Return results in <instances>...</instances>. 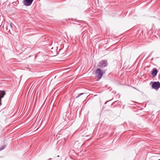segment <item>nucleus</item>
Here are the masks:
<instances>
[{
	"label": "nucleus",
	"mask_w": 160,
	"mask_h": 160,
	"mask_svg": "<svg viewBox=\"0 0 160 160\" xmlns=\"http://www.w3.org/2000/svg\"><path fill=\"white\" fill-rule=\"evenodd\" d=\"M95 74L98 78L100 79L102 77L103 73L100 68H98L96 71Z\"/></svg>",
	"instance_id": "f257e3e1"
},
{
	"label": "nucleus",
	"mask_w": 160,
	"mask_h": 160,
	"mask_svg": "<svg viewBox=\"0 0 160 160\" xmlns=\"http://www.w3.org/2000/svg\"><path fill=\"white\" fill-rule=\"evenodd\" d=\"M152 88L155 89H158L160 87V82H154L152 85Z\"/></svg>",
	"instance_id": "20e7f679"
},
{
	"label": "nucleus",
	"mask_w": 160,
	"mask_h": 160,
	"mask_svg": "<svg viewBox=\"0 0 160 160\" xmlns=\"http://www.w3.org/2000/svg\"><path fill=\"white\" fill-rule=\"evenodd\" d=\"M6 147V145L4 144L0 148V152L4 149Z\"/></svg>",
	"instance_id": "6e6552de"
},
{
	"label": "nucleus",
	"mask_w": 160,
	"mask_h": 160,
	"mask_svg": "<svg viewBox=\"0 0 160 160\" xmlns=\"http://www.w3.org/2000/svg\"><path fill=\"white\" fill-rule=\"evenodd\" d=\"M34 0H24L23 4L25 6H30Z\"/></svg>",
	"instance_id": "39448f33"
},
{
	"label": "nucleus",
	"mask_w": 160,
	"mask_h": 160,
	"mask_svg": "<svg viewBox=\"0 0 160 160\" xmlns=\"http://www.w3.org/2000/svg\"><path fill=\"white\" fill-rule=\"evenodd\" d=\"M158 73V70L156 68H154L152 69V75L153 76V77H155L156 76Z\"/></svg>",
	"instance_id": "423d86ee"
},
{
	"label": "nucleus",
	"mask_w": 160,
	"mask_h": 160,
	"mask_svg": "<svg viewBox=\"0 0 160 160\" xmlns=\"http://www.w3.org/2000/svg\"><path fill=\"white\" fill-rule=\"evenodd\" d=\"M57 157H59V156H58H58H57Z\"/></svg>",
	"instance_id": "ddd939ff"
},
{
	"label": "nucleus",
	"mask_w": 160,
	"mask_h": 160,
	"mask_svg": "<svg viewBox=\"0 0 160 160\" xmlns=\"http://www.w3.org/2000/svg\"><path fill=\"white\" fill-rule=\"evenodd\" d=\"M85 93H80L78 96H77L76 98H79V97H80L81 96L84 94Z\"/></svg>",
	"instance_id": "1a4fd4ad"
},
{
	"label": "nucleus",
	"mask_w": 160,
	"mask_h": 160,
	"mask_svg": "<svg viewBox=\"0 0 160 160\" xmlns=\"http://www.w3.org/2000/svg\"><path fill=\"white\" fill-rule=\"evenodd\" d=\"M5 94V92L4 91L0 90V99L3 98Z\"/></svg>",
	"instance_id": "0eeeda50"
},
{
	"label": "nucleus",
	"mask_w": 160,
	"mask_h": 160,
	"mask_svg": "<svg viewBox=\"0 0 160 160\" xmlns=\"http://www.w3.org/2000/svg\"><path fill=\"white\" fill-rule=\"evenodd\" d=\"M12 29V23H11L10 24H9V26Z\"/></svg>",
	"instance_id": "9d476101"
},
{
	"label": "nucleus",
	"mask_w": 160,
	"mask_h": 160,
	"mask_svg": "<svg viewBox=\"0 0 160 160\" xmlns=\"http://www.w3.org/2000/svg\"><path fill=\"white\" fill-rule=\"evenodd\" d=\"M1 99L2 98H0V106L2 105V102H1L2 100H1Z\"/></svg>",
	"instance_id": "9b49d317"
},
{
	"label": "nucleus",
	"mask_w": 160,
	"mask_h": 160,
	"mask_svg": "<svg viewBox=\"0 0 160 160\" xmlns=\"http://www.w3.org/2000/svg\"><path fill=\"white\" fill-rule=\"evenodd\" d=\"M9 26V24L8 22H4L3 27L4 29L6 32L8 34H9V33L11 34L10 29H8V27Z\"/></svg>",
	"instance_id": "7ed1b4c3"
},
{
	"label": "nucleus",
	"mask_w": 160,
	"mask_h": 160,
	"mask_svg": "<svg viewBox=\"0 0 160 160\" xmlns=\"http://www.w3.org/2000/svg\"><path fill=\"white\" fill-rule=\"evenodd\" d=\"M108 65L107 62L106 60H102L98 64V66L100 68L106 67Z\"/></svg>",
	"instance_id": "f03ea898"
},
{
	"label": "nucleus",
	"mask_w": 160,
	"mask_h": 160,
	"mask_svg": "<svg viewBox=\"0 0 160 160\" xmlns=\"http://www.w3.org/2000/svg\"><path fill=\"white\" fill-rule=\"evenodd\" d=\"M107 102H105V104H106L107 103Z\"/></svg>",
	"instance_id": "f8f14e48"
}]
</instances>
